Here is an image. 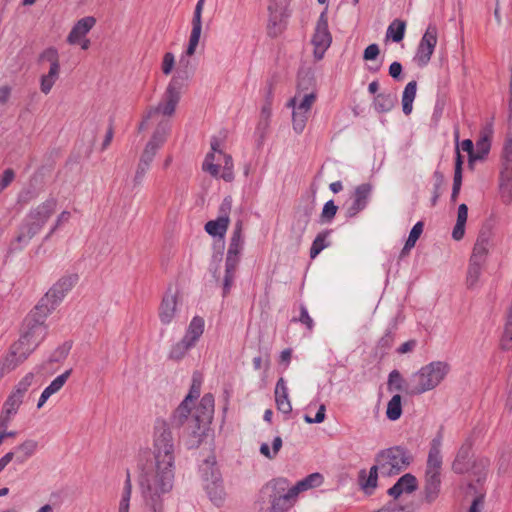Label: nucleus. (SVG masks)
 Wrapping results in <instances>:
<instances>
[{
  "instance_id": "1",
  "label": "nucleus",
  "mask_w": 512,
  "mask_h": 512,
  "mask_svg": "<svg viewBox=\"0 0 512 512\" xmlns=\"http://www.w3.org/2000/svg\"><path fill=\"white\" fill-rule=\"evenodd\" d=\"M297 498L286 478H275L261 488L254 502V509L256 512H287L294 506Z\"/></svg>"
},
{
  "instance_id": "2",
  "label": "nucleus",
  "mask_w": 512,
  "mask_h": 512,
  "mask_svg": "<svg viewBox=\"0 0 512 512\" xmlns=\"http://www.w3.org/2000/svg\"><path fill=\"white\" fill-rule=\"evenodd\" d=\"M139 484L147 506L157 512L160 499V460L157 453L145 452L140 463Z\"/></svg>"
},
{
  "instance_id": "3",
  "label": "nucleus",
  "mask_w": 512,
  "mask_h": 512,
  "mask_svg": "<svg viewBox=\"0 0 512 512\" xmlns=\"http://www.w3.org/2000/svg\"><path fill=\"white\" fill-rule=\"evenodd\" d=\"M214 410V396L211 393H207L195 407L190 419L189 438L186 442L189 449L199 447L204 438L207 437L213 420Z\"/></svg>"
},
{
  "instance_id": "4",
  "label": "nucleus",
  "mask_w": 512,
  "mask_h": 512,
  "mask_svg": "<svg viewBox=\"0 0 512 512\" xmlns=\"http://www.w3.org/2000/svg\"><path fill=\"white\" fill-rule=\"evenodd\" d=\"M189 61L185 57H182L179 61L178 67L175 70V74L171 81L166 87L165 93L162 96V118H171L176 112V108L181 100L185 82L188 79V67ZM170 131V125L164 123L162 119V135Z\"/></svg>"
},
{
  "instance_id": "5",
  "label": "nucleus",
  "mask_w": 512,
  "mask_h": 512,
  "mask_svg": "<svg viewBox=\"0 0 512 512\" xmlns=\"http://www.w3.org/2000/svg\"><path fill=\"white\" fill-rule=\"evenodd\" d=\"M450 370L443 361H433L412 374L406 384V393L419 395L436 388Z\"/></svg>"
},
{
  "instance_id": "6",
  "label": "nucleus",
  "mask_w": 512,
  "mask_h": 512,
  "mask_svg": "<svg viewBox=\"0 0 512 512\" xmlns=\"http://www.w3.org/2000/svg\"><path fill=\"white\" fill-rule=\"evenodd\" d=\"M57 207V199L50 197L36 207L30 209L22 224L19 227L16 242L22 246L27 245L30 240L38 234Z\"/></svg>"
},
{
  "instance_id": "7",
  "label": "nucleus",
  "mask_w": 512,
  "mask_h": 512,
  "mask_svg": "<svg viewBox=\"0 0 512 512\" xmlns=\"http://www.w3.org/2000/svg\"><path fill=\"white\" fill-rule=\"evenodd\" d=\"M442 434L438 435L431 441L428 453L426 470H425V483H424V496L427 502H433L439 495L441 487V469H442Z\"/></svg>"
},
{
  "instance_id": "8",
  "label": "nucleus",
  "mask_w": 512,
  "mask_h": 512,
  "mask_svg": "<svg viewBox=\"0 0 512 512\" xmlns=\"http://www.w3.org/2000/svg\"><path fill=\"white\" fill-rule=\"evenodd\" d=\"M50 312L51 308L38 304L24 320L22 334L17 342L29 349L31 353L47 334L44 322Z\"/></svg>"
},
{
  "instance_id": "9",
  "label": "nucleus",
  "mask_w": 512,
  "mask_h": 512,
  "mask_svg": "<svg viewBox=\"0 0 512 512\" xmlns=\"http://www.w3.org/2000/svg\"><path fill=\"white\" fill-rule=\"evenodd\" d=\"M316 99L317 93L314 89L303 92V82L300 80L296 94L287 102V107L292 109V127L296 134L304 131Z\"/></svg>"
},
{
  "instance_id": "10",
  "label": "nucleus",
  "mask_w": 512,
  "mask_h": 512,
  "mask_svg": "<svg viewBox=\"0 0 512 512\" xmlns=\"http://www.w3.org/2000/svg\"><path fill=\"white\" fill-rule=\"evenodd\" d=\"M377 467H380V473L383 476L397 475L406 469L411 456L406 449L401 446H394L379 451L375 456Z\"/></svg>"
},
{
  "instance_id": "11",
  "label": "nucleus",
  "mask_w": 512,
  "mask_h": 512,
  "mask_svg": "<svg viewBox=\"0 0 512 512\" xmlns=\"http://www.w3.org/2000/svg\"><path fill=\"white\" fill-rule=\"evenodd\" d=\"M175 444L170 432L162 431V493L173 488L175 470Z\"/></svg>"
},
{
  "instance_id": "12",
  "label": "nucleus",
  "mask_w": 512,
  "mask_h": 512,
  "mask_svg": "<svg viewBox=\"0 0 512 512\" xmlns=\"http://www.w3.org/2000/svg\"><path fill=\"white\" fill-rule=\"evenodd\" d=\"M499 188L505 203L512 200V138L505 140L501 155Z\"/></svg>"
},
{
  "instance_id": "13",
  "label": "nucleus",
  "mask_w": 512,
  "mask_h": 512,
  "mask_svg": "<svg viewBox=\"0 0 512 512\" xmlns=\"http://www.w3.org/2000/svg\"><path fill=\"white\" fill-rule=\"evenodd\" d=\"M313 55L315 60H321L332 43V35L328 27L327 9L319 16L312 36Z\"/></svg>"
},
{
  "instance_id": "14",
  "label": "nucleus",
  "mask_w": 512,
  "mask_h": 512,
  "mask_svg": "<svg viewBox=\"0 0 512 512\" xmlns=\"http://www.w3.org/2000/svg\"><path fill=\"white\" fill-rule=\"evenodd\" d=\"M438 42V29L436 25L430 24L422 35L417 46L413 61L419 67H425L431 60Z\"/></svg>"
},
{
  "instance_id": "15",
  "label": "nucleus",
  "mask_w": 512,
  "mask_h": 512,
  "mask_svg": "<svg viewBox=\"0 0 512 512\" xmlns=\"http://www.w3.org/2000/svg\"><path fill=\"white\" fill-rule=\"evenodd\" d=\"M78 281L76 274L66 275L60 278L53 287L45 294L38 304L51 308V311L55 306L62 301L65 295L74 287Z\"/></svg>"
},
{
  "instance_id": "16",
  "label": "nucleus",
  "mask_w": 512,
  "mask_h": 512,
  "mask_svg": "<svg viewBox=\"0 0 512 512\" xmlns=\"http://www.w3.org/2000/svg\"><path fill=\"white\" fill-rule=\"evenodd\" d=\"M31 354L29 349H26L21 343L17 341L13 343L8 353L0 359V380L4 375L16 369L22 364Z\"/></svg>"
},
{
  "instance_id": "17",
  "label": "nucleus",
  "mask_w": 512,
  "mask_h": 512,
  "mask_svg": "<svg viewBox=\"0 0 512 512\" xmlns=\"http://www.w3.org/2000/svg\"><path fill=\"white\" fill-rule=\"evenodd\" d=\"M35 375L33 372L27 373L14 387L12 392L4 403V407L10 409L9 412H17L23 402L24 396L28 389L34 383Z\"/></svg>"
},
{
  "instance_id": "18",
  "label": "nucleus",
  "mask_w": 512,
  "mask_h": 512,
  "mask_svg": "<svg viewBox=\"0 0 512 512\" xmlns=\"http://www.w3.org/2000/svg\"><path fill=\"white\" fill-rule=\"evenodd\" d=\"M242 230L243 224L239 220L235 224L225 260V264H229L230 267L238 266L240 260V254L244 245Z\"/></svg>"
},
{
  "instance_id": "19",
  "label": "nucleus",
  "mask_w": 512,
  "mask_h": 512,
  "mask_svg": "<svg viewBox=\"0 0 512 512\" xmlns=\"http://www.w3.org/2000/svg\"><path fill=\"white\" fill-rule=\"evenodd\" d=\"M371 192L372 185L369 183H363L355 188L352 203L346 210L347 217H355L360 211L366 208Z\"/></svg>"
},
{
  "instance_id": "20",
  "label": "nucleus",
  "mask_w": 512,
  "mask_h": 512,
  "mask_svg": "<svg viewBox=\"0 0 512 512\" xmlns=\"http://www.w3.org/2000/svg\"><path fill=\"white\" fill-rule=\"evenodd\" d=\"M205 0H198L192 19V30L189 37V43L186 50L188 56H192L199 44L201 31H202V11Z\"/></svg>"
},
{
  "instance_id": "21",
  "label": "nucleus",
  "mask_w": 512,
  "mask_h": 512,
  "mask_svg": "<svg viewBox=\"0 0 512 512\" xmlns=\"http://www.w3.org/2000/svg\"><path fill=\"white\" fill-rule=\"evenodd\" d=\"M96 18L93 16H86L78 20L72 27L67 36V42L71 45H76L85 38L89 31L95 26Z\"/></svg>"
},
{
  "instance_id": "22",
  "label": "nucleus",
  "mask_w": 512,
  "mask_h": 512,
  "mask_svg": "<svg viewBox=\"0 0 512 512\" xmlns=\"http://www.w3.org/2000/svg\"><path fill=\"white\" fill-rule=\"evenodd\" d=\"M418 482L414 475L407 473L401 476L397 482L388 489L387 493L394 499L399 498L403 494H410L416 491Z\"/></svg>"
},
{
  "instance_id": "23",
  "label": "nucleus",
  "mask_w": 512,
  "mask_h": 512,
  "mask_svg": "<svg viewBox=\"0 0 512 512\" xmlns=\"http://www.w3.org/2000/svg\"><path fill=\"white\" fill-rule=\"evenodd\" d=\"M203 485L210 500L216 506L222 505L225 499V490L223 487L221 474L214 472V474L212 475V480L203 483Z\"/></svg>"
},
{
  "instance_id": "24",
  "label": "nucleus",
  "mask_w": 512,
  "mask_h": 512,
  "mask_svg": "<svg viewBox=\"0 0 512 512\" xmlns=\"http://www.w3.org/2000/svg\"><path fill=\"white\" fill-rule=\"evenodd\" d=\"M490 247V235L486 232L480 233L474 244L470 260L485 264Z\"/></svg>"
},
{
  "instance_id": "25",
  "label": "nucleus",
  "mask_w": 512,
  "mask_h": 512,
  "mask_svg": "<svg viewBox=\"0 0 512 512\" xmlns=\"http://www.w3.org/2000/svg\"><path fill=\"white\" fill-rule=\"evenodd\" d=\"M72 370H66L61 375L57 376L42 392L37 403V408L40 409L46 403V401L55 393L60 391L66 381L68 380Z\"/></svg>"
},
{
  "instance_id": "26",
  "label": "nucleus",
  "mask_w": 512,
  "mask_h": 512,
  "mask_svg": "<svg viewBox=\"0 0 512 512\" xmlns=\"http://www.w3.org/2000/svg\"><path fill=\"white\" fill-rule=\"evenodd\" d=\"M275 401L277 409L280 412L289 414L292 411V405L288 396V388L283 378H280L276 383Z\"/></svg>"
},
{
  "instance_id": "27",
  "label": "nucleus",
  "mask_w": 512,
  "mask_h": 512,
  "mask_svg": "<svg viewBox=\"0 0 512 512\" xmlns=\"http://www.w3.org/2000/svg\"><path fill=\"white\" fill-rule=\"evenodd\" d=\"M38 449V442L33 439H27L21 444L17 445L14 449L15 462L18 464L25 463L30 459Z\"/></svg>"
},
{
  "instance_id": "28",
  "label": "nucleus",
  "mask_w": 512,
  "mask_h": 512,
  "mask_svg": "<svg viewBox=\"0 0 512 512\" xmlns=\"http://www.w3.org/2000/svg\"><path fill=\"white\" fill-rule=\"evenodd\" d=\"M378 472H380V467H377V463L373 465L369 472L367 473L365 470H361L359 473V484L361 488L367 494H372L373 491L377 487L378 481Z\"/></svg>"
},
{
  "instance_id": "29",
  "label": "nucleus",
  "mask_w": 512,
  "mask_h": 512,
  "mask_svg": "<svg viewBox=\"0 0 512 512\" xmlns=\"http://www.w3.org/2000/svg\"><path fill=\"white\" fill-rule=\"evenodd\" d=\"M191 416V404L187 400H183L175 409L171 417V424L173 427H182L184 424H187L186 429L189 434Z\"/></svg>"
},
{
  "instance_id": "30",
  "label": "nucleus",
  "mask_w": 512,
  "mask_h": 512,
  "mask_svg": "<svg viewBox=\"0 0 512 512\" xmlns=\"http://www.w3.org/2000/svg\"><path fill=\"white\" fill-rule=\"evenodd\" d=\"M220 142L217 138H212L211 140V152L208 153L203 161L202 169L205 172H208L213 177L219 176V165L215 164V153L219 155L222 154V151L219 149Z\"/></svg>"
},
{
  "instance_id": "31",
  "label": "nucleus",
  "mask_w": 512,
  "mask_h": 512,
  "mask_svg": "<svg viewBox=\"0 0 512 512\" xmlns=\"http://www.w3.org/2000/svg\"><path fill=\"white\" fill-rule=\"evenodd\" d=\"M204 325L205 323L202 317H193L182 339L194 347L204 332Z\"/></svg>"
},
{
  "instance_id": "32",
  "label": "nucleus",
  "mask_w": 512,
  "mask_h": 512,
  "mask_svg": "<svg viewBox=\"0 0 512 512\" xmlns=\"http://www.w3.org/2000/svg\"><path fill=\"white\" fill-rule=\"evenodd\" d=\"M230 217H217L215 220H210L205 224V231L213 236L223 239L229 227Z\"/></svg>"
},
{
  "instance_id": "33",
  "label": "nucleus",
  "mask_w": 512,
  "mask_h": 512,
  "mask_svg": "<svg viewBox=\"0 0 512 512\" xmlns=\"http://www.w3.org/2000/svg\"><path fill=\"white\" fill-rule=\"evenodd\" d=\"M397 103V96L392 93H380L373 100V108L378 113L391 111Z\"/></svg>"
},
{
  "instance_id": "34",
  "label": "nucleus",
  "mask_w": 512,
  "mask_h": 512,
  "mask_svg": "<svg viewBox=\"0 0 512 512\" xmlns=\"http://www.w3.org/2000/svg\"><path fill=\"white\" fill-rule=\"evenodd\" d=\"M323 480L322 474L316 472L306 476L291 487L298 496L301 492L319 487L323 483Z\"/></svg>"
},
{
  "instance_id": "35",
  "label": "nucleus",
  "mask_w": 512,
  "mask_h": 512,
  "mask_svg": "<svg viewBox=\"0 0 512 512\" xmlns=\"http://www.w3.org/2000/svg\"><path fill=\"white\" fill-rule=\"evenodd\" d=\"M468 216V207L466 204H460L458 207L457 221L452 231L454 240H461L465 233V224Z\"/></svg>"
},
{
  "instance_id": "36",
  "label": "nucleus",
  "mask_w": 512,
  "mask_h": 512,
  "mask_svg": "<svg viewBox=\"0 0 512 512\" xmlns=\"http://www.w3.org/2000/svg\"><path fill=\"white\" fill-rule=\"evenodd\" d=\"M417 82L410 81L404 88L402 94V109L405 115H409L413 109V101L416 97Z\"/></svg>"
},
{
  "instance_id": "37",
  "label": "nucleus",
  "mask_w": 512,
  "mask_h": 512,
  "mask_svg": "<svg viewBox=\"0 0 512 512\" xmlns=\"http://www.w3.org/2000/svg\"><path fill=\"white\" fill-rule=\"evenodd\" d=\"M177 297L175 293H167L162 301V323H169L175 315Z\"/></svg>"
},
{
  "instance_id": "38",
  "label": "nucleus",
  "mask_w": 512,
  "mask_h": 512,
  "mask_svg": "<svg viewBox=\"0 0 512 512\" xmlns=\"http://www.w3.org/2000/svg\"><path fill=\"white\" fill-rule=\"evenodd\" d=\"M215 473H220L216 466V458L214 455H209L199 466V473L202 478L203 483L211 481L212 475Z\"/></svg>"
},
{
  "instance_id": "39",
  "label": "nucleus",
  "mask_w": 512,
  "mask_h": 512,
  "mask_svg": "<svg viewBox=\"0 0 512 512\" xmlns=\"http://www.w3.org/2000/svg\"><path fill=\"white\" fill-rule=\"evenodd\" d=\"M59 76L60 68H49L48 73L43 74L40 78V91L45 95L49 94Z\"/></svg>"
},
{
  "instance_id": "40",
  "label": "nucleus",
  "mask_w": 512,
  "mask_h": 512,
  "mask_svg": "<svg viewBox=\"0 0 512 512\" xmlns=\"http://www.w3.org/2000/svg\"><path fill=\"white\" fill-rule=\"evenodd\" d=\"M484 264L469 260L466 285L469 289H474L478 286L482 268Z\"/></svg>"
},
{
  "instance_id": "41",
  "label": "nucleus",
  "mask_w": 512,
  "mask_h": 512,
  "mask_svg": "<svg viewBox=\"0 0 512 512\" xmlns=\"http://www.w3.org/2000/svg\"><path fill=\"white\" fill-rule=\"evenodd\" d=\"M406 30V22L400 19H395L388 26L386 31V37L391 38L394 42H400L403 40Z\"/></svg>"
},
{
  "instance_id": "42",
  "label": "nucleus",
  "mask_w": 512,
  "mask_h": 512,
  "mask_svg": "<svg viewBox=\"0 0 512 512\" xmlns=\"http://www.w3.org/2000/svg\"><path fill=\"white\" fill-rule=\"evenodd\" d=\"M330 233L331 230H325L316 236L310 248V257L312 259H314L322 250L330 245L328 240Z\"/></svg>"
},
{
  "instance_id": "43",
  "label": "nucleus",
  "mask_w": 512,
  "mask_h": 512,
  "mask_svg": "<svg viewBox=\"0 0 512 512\" xmlns=\"http://www.w3.org/2000/svg\"><path fill=\"white\" fill-rule=\"evenodd\" d=\"M159 146L160 139L156 134H154L151 140L147 143L143 151V154L140 158V161L144 162L145 165L148 164L150 166L151 162L153 161L154 157L158 152Z\"/></svg>"
},
{
  "instance_id": "44",
  "label": "nucleus",
  "mask_w": 512,
  "mask_h": 512,
  "mask_svg": "<svg viewBox=\"0 0 512 512\" xmlns=\"http://www.w3.org/2000/svg\"><path fill=\"white\" fill-rule=\"evenodd\" d=\"M490 134L491 129L489 131L484 132L481 137L476 141V145L474 147L476 160L483 159L490 151L491 142H490Z\"/></svg>"
},
{
  "instance_id": "45",
  "label": "nucleus",
  "mask_w": 512,
  "mask_h": 512,
  "mask_svg": "<svg viewBox=\"0 0 512 512\" xmlns=\"http://www.w3.org/2000/svg\"><path fill=\"white\" fill-rule=\"evenodd\" d=\"M402 414V398L395 394L387 404L386 416L391 421H396Z\"/></svg>"
},
{
  "instance_id": "46",
  "label": "nucleus",
  "mask_w": 512,
  "mask_h": 512,
  "mask_svg": "<svg viewBox=\"0 0 512 512\" xmlns=\"http://www.w3.org/2000/svg\"><path fill=\"white\" fill-rule=\"evenodd\" d=\"M424 224L423 222H417L411 229L408 239L405 242V245L401 251L402 255L407 254L416 244L417 240L421 236L423 232Z\"/></svg>"
},
{
  "instance_id": "47",
  "label": "nucleus",
  "mask_w": 512,
  "mask_h": 512,
  "mask_svg": "<svg viewBox=\"0 0 512 512\" xmlns=\"http://www.w3.org/2000/svg\"><path fill=\"white\" fill-rule=\"evenodd\" d=\"M132 494V484L130 473L127 471L126 480L123 488V493L119 502L118 512H129L130 499Z\"/></svg>"
},
{
  "instance_id": "48",
  "label": "nucleus",
  "mask_w": 512,
  "mask_h": 512,
  "mask_svg": "<svg viewBox=\"0 0 512 512\" xmlns=\"http://www.w3.org/2000/svg\"><path fill=\"white\" fill-rule=\"evenodd\" d=\"M404 384H405V381H404L401 373L398 370H393L389 373L388 382H387L389 391H398V392L405 391L406 392V387L404 386Z\"/></svg>"
},
{
  "instance_id": "49",
  "label": "nucleus",
  "mask_w": 512,
  "mask_h": 512,
  "mask_svg": "<svg viewBox=\"0 0 512 512\" xmlns=\"http://www.w3.org/2000/svg\"><path fill=\"white\" fill-rule=\"evenodd\" d=\"M39 61H47L49 68H60L59 53L56 48L48 47L39 55Z\"/></svg>"
},
{
  "instance_id": "50",
  "label": "nucleus",
  "mask_w": 512,
  "mask_h": 512,
  "mask_svg": "<svg viewBox=\"0 0 512 512\" xmlns=\"http://www.w3.org/2000/svg\"><path fill=\"white\" fill-rule=\"evenodd\" d=\"M201 386H202V377L199 373L195 372L192 377V384H191L189 393L183 400H187V402L189 404H191V402L194 399L199 397L200 391H201Z\"/></svg>"
},
{
  "instance_id": "51",
  "label": "nucleus",
  "mask_w": 512,
  "mask_h": 512,
  "mask_svg": "<svg viewBox=\"0 0 512 512\" xmlns=\"http://www.w3.org/2000/svg\"><path fill=\"white\" fill-rule=\"evenodd\" d=\"M191 348H193L192 345L181 339L172 347L169 356L171 359L181 360Z\"/></svg>"
},
{
  "instance_id": "52",
  "label": "nucleus",
  "mask_w": 512,
  "mask_h": 512,
  "mask_svg": "<svg viewBox=\"0 0 512 512\" xmlns=\"http://www.w3.org/2000/svg\"><path fill=\"white\" fill-rule=\"evenodd\" d=\"M224 158V166H223V172L221 175H219L224 181L231 182L234 179V173H233V159L231 155L225 154L222 152L220 154Z\"/></svg>"
},
{
  "instance_id": "53",
  "label": "nucleus",
  "mask_w": 512,
  "mask_h": 512,
  "mask_svg": "<svg viewBox=\"0 0 512 512\" xmlns=\"http://www.w3.org/2000/svg\"><path fill=\"white\" fill-rule=\"evenodd\" d=\"M338 207L335 205L333 200H329L324 204V207L321 212V222L329 223L333 220L337 213Z\"/></svg>"
},
{
  "instance_id": "54",
  "label": "nucleus",
  "mask_w": 512,
  "mask_h": 512,
  "mask_svg": "<svg viewBox=\"0 0 512 512\" xmlns=\"http://www.w3.org/2000/svg\"><path fill=\"white\" fill-rule=\"evenodd\" d=\"M237 266L230 267L229 264H225V276L223 281V296H226L232 287L235 271Z\"/></svg>"
},
{
  "instance_id": "55",
  "label": "nucleus",
  "mask_w": 512,
  "mask_h": 512,
  "mask_svg": "<svg viewBox=\"0 0 512 512\" xmlns=\"http://www.w3.org/2000/svg\"><path fill=\"white\" fill-rule=\"evenodd\" d=\"M297 321H299L300 323H302L303 325L306 326V328L309 330V331H312L313 328H314V321L313 319L311 318V316L309 315L308 313V310L306 308L305 305L301 304L300 305V315L297 319Z\"/></svg>"
},
{
  "instance_id": "56",
  "label": "nucleus",
  "mask_w": 512,
  "mask_h": 512,
  "mask_svg": "<svg viewBox=\"0 0 512 512\" xmlns=\"http://www.w3.org/2000/svg\"><path fill=\"white\" fill-rule=\"evenodd\" d=\"M70 218H71V213L69 211H66V210L62 211L58 215L54 225L52 226V228H51L50 232L48 233V235L46 236V238H49L58 228H60L65 223H67L70 220Z\"/></svg>"
},
{
  "instance_id": "57",
  "label": "nucleus",
  "mask_w": 512,
  "mask_h": 512,
  "mask_svg": "<svg viewBox=\"0 0 512 512\" xmlns=\"http://www.w3.org/2000/svg\"><path fill=\"white\" fill-rule=\"evenodd\" d=\"M326 407L324 404H321L318 408V411L315 415V417H310L308 414H305L304 415V421L308 424H313V423H322L324 420H325V417H326Z\"/></svg>"
},
{
  "instance_id": "58",
  "label": "nucleus",
  "mask_w": 512,
  "mask_h": 512,
  "mask_svg": "<svg viewBox=\"0 0 512 512\" xmlns=\"http://www.w3.org/2000/svg\"><path fill=\"white\" fill-rule=\"evenodd\" d=\"M462 185V173L459 171H454V179H453V187L451 193V201L456 202L458 195L460 193Z\"/></svg>"
},
{
  "instance_id": "59",
  "label": "nucleus",
  "mask_w": 512,
  "mask_h": 512,
  "mask_svg": "<svg viewBox=\"0 0 512 512\" xmlns=\"http://www.w3.org/2000/svg\"><path fill=\"white\" fill-rule=\"evenodd\" d=\"M175 65L174 55L170 52L165 53L162 59V73L168 75L172 72Z\"/></svg>"
},
{
  "instance_id": "60",
  "label": "nucleus",
  "mask_w": 512,
  "mask_h": 512,
  "mask_svg": "<svg viewBox=\"0 0 512 512\" xmlns=\"http://www.w3.org/2000/svg\"><path fill=\"white\" fill-rule=\"evenodd\" d=\"M9 410L10 409L3 406L2 413L0 415V431H5L8 428L12 417L17 413L15 411L9 412Z\"/></svg>"
},
{
  "instance_id": "61",
  "label": "nucleus",
  "mask_w": 512,
  "mask_h": 512,
  "mask_svg": "<svg viewBox=\"0 0 512 512\" xmlns=\"http://www.w3.org/2000/svg\"><path fill=\"white\" fill-rule=\"evenodd\" d=\"M14 179L15 172L12 169L8 168L3 172L0 179V194L13 182Z\"/></svg>"
},
{
  "instance_id": "62",
  "label": "nucleus",
  "mask_w": 512,
  "mask_h": 512,
  "mask_svg": "<svg viewBox=\"0 0 512 512\" xmlns=\"http://www.w3.org/2000/svg\"><path fill=\"white\" fill-rule=\"evenodd\" d=\"M374 512H412L408 506L399 505L397 503H388L381 509Z\"/></svg>"
},
{
  "instance_id": "63",
  "label": "nucleus",
  "mask_w": 512,
  "mask_h": 512,
  "mask_svg": "<svg viewBox=\"0 0 512 512\" xmlns=\"http://www.w3.org/2000/svg\"><path fill=\"white\" fill-rule=\"evenodd\" d=\"M460 147H461L462 151H464L468 154L470 162L476 161L474 144L470 139L463 140Z\"/></svg>"
},
{
  "instance_id": "64",
  "label": "nucleus",
  "mask_w": 512,
  "mask_h": 512,
  "mask_svg": "<svg viewBox=\"0 0 512 512\" xmlns=\"http://www.w3.org/2000/svg\"><path fill=\"white\" fill-rule=\"evenodd\" d=\"M380 49L379 46L375 43L368 45L363 54L364 60H374L379 55Z\"/></svg>"
}]
</instances>
